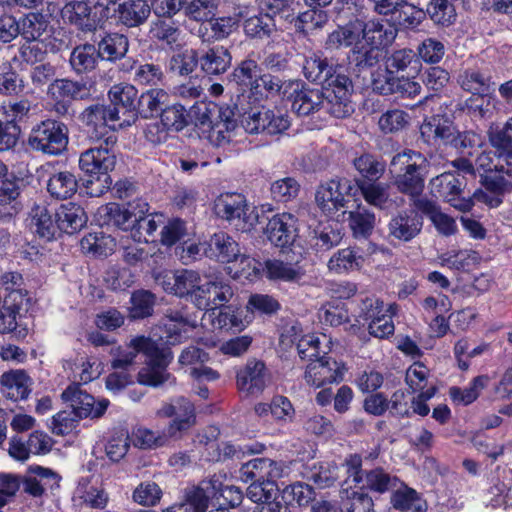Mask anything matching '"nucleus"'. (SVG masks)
Segmentation results:
<instances>
[{
	"instance_id": "1",
	"label": "nucleus",
	"mask_w": 512,
	"mask_h": 512,
	"mask_svg": "<svg viewBox=\"0 0 512 512\" xmlns=\"http://www.w3.org/2000/svg\"><path fill=\"white\" fill-rule=\"evenodd\" d=\"M129 347L133 351L123 350L121 347L111 350V366L114 370L130 371L137 353H143L146 357V366L138 372L139 383L157 387L168 380L170 374L167 367L172 359L170 352L160 349L155 341L144 336L133 338Z\"/></svg>"
},
{
	"instance_id": "2",
	"label": "nucleus",
	"mask_w": 512,
	"mask_h": 512,
	"mask_svg": "<svg viewBox=\"0 0 512 512\" xmlns=\"http://www.w3.org/2000/svg\"><path fill=\"white\" fill-rule=\"evenodd\" d=\"M115 163L114 153L107 149L90 148L80 155L79 166L89 176L86 188L91 196H100L110 188L112 180L108 173L114 169Z\"/></svg>"
},
{
	"instance_id": "3",
	"label": "nucleus",
	"mask_w": 512,
	"mask_h": 512,
	"mask_svg": "<svg viewBox=\"0 0 512 512\" xmlns=\"http://www.w3.org/2000/svg\"><path fill=\"white\" fill-rule=\"evenodd\" d=\"M197 119L201 125H208L207 139L211 145L223 147L230 143L237 127L230 107L203 103L198 107Z\"/></svg>"
},
{
	"instance_id": "4",
	"label": "nucleus",
	"mask_w": 512,
	"mask_h": 512,
	"mask_svg": "<svg viewBox=\"0 0 512 512\" xmlns=\"http://www.w3.org/2000/svg\"><path fill=\"white\" fill-rule=\"evenodd\" d=\"M215 209L220 217L241 232H249L258 223L259 216L255 207H250L239 193L220 195L215 202Z\"/></svg>"
},
{
	"instance_id": "5",
	"label": "nucleus",
	"mask_w": 512,
	"mask_h": 512,
	"mask_svg": "<svg viewBox=\"0 0 512 512\" xmlns=\"http://www.w3.org/2000/svg\"><path fill=\"white\" fill-rule=\"evenodd\" d=\"M361 20L349 21L343 26H338L330 32L324 42V48L328 51H337L350 48L348 60L358 68H364L363 60L371 59L367 51H363L360 39Z\"/></svg>"
},
{
	"instance_id": "6",
	"label": "nucleus",
	"mask_w": 512,
	"mask_h": 512,
	"mask_svg": "<svg viewBox=\"0 0 512 512\" xmlns=\"http://www.w3.org/2000/svg\"><path fill=\"white\" fill-rule=\"evenodd\" d=\"M323 84L327 86L325 95L328 98L330 115L335 118L349 116L354 111L350 101L353 85L350 78L343 73V67L334 65V71L328 74Z\"/></svg>"
},
{
	"instance_id": "7",
	"label": "nucleus",
	"mask_w": 512,
	"mask_h": 512,
	"mask_svg": "<svg viewBox=\"0 0 512 512\" xmlns=\"http://www.w3.org/2000/svg\"><path fill=\"white\" fill-rule=\"evenodd\" d=\"M28 143L34 150L48 155H59L68 144L66 125L55 120H46L34 127Z\"/></svg>"
},
{
	"instance_id": "8",
	"label": "nucleus",
	"mask_w": 512,
	"mask_h": 512,
	"mask_svg": "<svg viewBox=\"0 0 512 512\" xmlns=\"http://www.w3.org/2000/svg\"><path fill=\"white\" fill-rule=\"evenodd\" d=\"M395 37L396 30L383 20H361L360 41L363 51L371 55V59L363 60L364 68L374 66L379 60V49L390 45Z\"/></svg>"
},
{
	"instance_id": "9",
	"label": "nucleus",
	"mask_w": 512,
	"mask_h": 512,
	"mask_svg": "<svg viewBox=\"0 0 512 512\" xmlns=\"http://www.w3.org/2000/svg\"><path fill=\"white\" fill-rule=\"evenodd\" d=\"M155 280L166 292L186 298L192 304L203 284L200 274L189 269L163 271L156 275Z\"/></svg>"
},
{
	"instance_id": "10",
	"label": "nucleus",
	"mask_w": 512,
	"mask_h": 512,
	"mask_svg": "<svg viewBox=\"0 0 512 512\" xmlns=\"http://www.w3.org/2000/svg\"><path fill=\"white\" fill-rule=\"evenodd\" d=\"M357 192L351 180L347 178H334L321 184L315 194L317 206L326 215H333L346 206V196Z\"/></svg>"
},
{
	"instance_id": "11",
	"label": "nucleus",
	"mask_w": 512,
	"mask_h": 512,
	"mask_svg": "<svg viewBox=\"0 0 512 512\" xmlns=\"http://www.w3.org/2000/svg\"><path fill=\"white\" fill-rule=\"evenodd\" d=\"M291 108L298 116H310L315 113L330 115L328 98L320 89L310 88L299 81L290 82Z\"/></svg>"
},
{
	"instance_id": "12",
	"label": "nucleus",
	"mask_w": 512,
	"mask_h": 512,
	"mask_svg": "<svg viewBox=\"0 0 512 512\" xmlns=\"http://www.w3.org/2000/svg\"><path fill=\"white\" fill-rule=\"evenodd\" d=\"M464 185V177L451 172H444L430 181L431 191L435 196L444 199L461 212H468L474 206V202L470 197H461Z\"/></svg>"
},
{
	"instance_id": "13",
	"label": "nucleus",
	"mask_w": 512,
	"mask_h": 512,
	"mask_svg": "<svg viewBox=\"0 0 512 512\" xmlns=\"http://www.w3.org/2000/svg\"><path fill=\"white\" fill-rule=\"evenodd\" d=\"M396 312L394 305L385 308L383 301L375 298H366L362 302L360 316L369 321V333L377 338H385L394 333L395 327L392 316Z\"/></svg>"
},
{
	"instance_id": "14",
	"label": "nucleus",
	"mask_w": 512,
	"mask_h": 512,
	"mask_svg": "<svg viewBox=\"0 0 512 512\" xmlns=\"http://www.w3.org/2000/svg\"><path fill=\"white\" fill-rule=\"evenodd\" d=\"M161 417L173 418L167 427L171 438H179L196 424L194 404L185 397H177L170 403L164 404L158 411Z\"/></svg>"
},
{
	"instance_id": "15",
	"label": "nucleus",
	"mask_w": 512,
	"mask_h": 512,
	"mask_svg": "<svg viewBox=\"0 0 512 512\" xmlns=\"http://www.w3.org/2000/svg\"><path fill=\"white\" fill-rule=\"evenodd\" d=\"M323 355L309 362L306 367L304 379L307 385L319 388L326 384L339 382L343 379L344 367L335 359Z\"/></svg>"
},
{
	"instance_id": "16",
	"label": "nucleus",
	"mask_w": 512,
	"mask_h": 512,
	"mask_svg": "<svg viewBox=\"0 0 512 512\" xmlns=\"http://www.w3.org/2000/svg\"><path fill=\"white\" fill-rule=\"evenodd\" d=\"M61 397L78 418L101 417L109 404L108 400L96 403L94 397L82 390L78 384L69 385L62 392Z\"/></svg>"
},
{
	"instance_id": "17",
	"label": "nucleus",
	"mask_w": 512,
	"mask_h": 512,
	"mask_svg": "<svg viewBox=\"0 0 512 512\" xmlns=\"http://www.w3.org/2000/svg\"><path fill=\"white\" fill-rule=\"evenodd\" d=\"M61 397L78 418L101 417L109 404L108 400L96 403L94 397L82 390L78 384L69 385L62 392Z\"/></svg>"
},
{
	"instance_id": "18",
	"label": "nucleus",
	"mask_w": 512,
	"mask_h": 512,
	"mask_svg": "<svg viewBox=\"0 0 512 512\" xmlns=\"http://www.w3.org/2000/svg\"><path fill=\"white\" fill-rule=\"evenodd\" d=\"M61 397L78 418L101 417L109 404L108 400L96 403L94 397L82 390L78 384L69 385L62 392Z\"/></svg>"
},
{
	"instance_id": "19",
	"label": "nucleus",
	"mask_w": 512,
	"mask_h": 512,
	"mask_svg": "<svg viewBox=\"0 0 512 512\" xmlns=\"http://www.w3.org/2000/svg\"><path fill=\"white\" fill-rule=\"evenodd\" d=\"M233 294L227 281L216 278L202 284L199 294L194 297L193 305L199 310L214 311L225 306Z\"/></svg>"
},
{
	"instance_id": "20",
	"label": "nucleus",
	"mask_w": 512,
	"mask_h": 512,
	"mask_svg": "<svg viewBox=\"0 0 512 512\" xmlns=\"http://www.w3.org/2000/svg\"><path fill=\"white\" fill-rule=\"evenodd\" d=\"M137 90L133 85H114L109 91L111 101L109 108H118L119 120L118 127L130 126L137 118L136 100Z\"/></svg>"
},
{
	"instance_id": "21",
	"label": "nucleus",
	"mask_w": 512,
	"mask_h": 512,
	"mask_svg": "<svg viewBox=\"0 0 512 512\" xmlns=\"http://www.w3.org/2000/svg\"><path fill=\"white\" fill-rule=\"evenodd\" d=\"M114 16L127 27H138L146 22L151 13L148 0H110Z\"/></svg>"
},
{
	"instance_id": "22",
	"label": "nucleus",
	"mask_w": 512,
	"mask_h": 512,
	"mask_svg": "<svg viewBox=\"0 0 512 512\" xmlns=\"http://www.w3.org/2000/svg\"><path fill=\"white\" fill-rule=\"evenodd\" d=\"M265 233L274 246L287 247L297 237V219L291 213L276 214L267 223Z\"/></svg>"
},
{
	"instance_id": "23",
	"label": "nucleus",
	"mask_w": 512,
	"mask_h": 512,
	"mask_svg": "<svg viewBox=\"0 0 512 512\" xmlns=\"http://www.w3.org/2000/svg\"><path fill=\"white\" fill-rule=\"evenodd\" d=\"M237 387L247 395L261 393L269 382L265 364L258 360H250L237 372Z\"/></svg>"
},
{
	"instance_id": "24",
	"label": "nucleus",
	"mask_w": 512,
	"mask_h": 512,
	"mask_svg": "<svg viewBox=\"0 0 512 512\" xmlns=\"http://www.w3.org/2000/svg\"><path fill=\"white\" fill-rule=\"evenodd\" d=\"M196 323L182 310L168 309L163 319V334L160 338L169 345H176L188 336V328H194Z\"/></svg>"
},
{
	"instance_id": "25",
	"label": "nucleus",
	"mask_w": 512,
	"mask_h": 512,
	"mask_svg": "<svg viewBox=\"0 0 512 512\" xmlns=\"http://www.w3.org/2000/svg\"><path fill=\"white\" fill-rule=\"evenodd\" d=\"M423 226L422 218L415 210H405L393 216L388 224L389 236L404 242L414 239Z\"/></svg>"
},
{
	"instance_id": "26",
	"label": "nucleus",
	"mask_w": 512,
	"mask_h": 512,
	"mask_svg": "<svg viewBox=\"0 0 512 512\" xmlns=\"http://www.w3.org/2000/svg\"><path fill=\"white\" fill-rule=\"evenodd\" d=\"M121 118L118 108H109V106L102 104L91 105L80 115L81 121L85 125L93 128V133L106 128L115 130Z\"/></svg>"
},
{
	"instance_id": "27",
	"label": "nucleus",
	"mask_w": 512,
	"mask_h": 512,
	"mask_svg": "<svg viewBox=\"0 0 512 512\" xmlns=\"http://www.w3.org/2000/svg\"><path fill=\"white\" fill-rule=\"evenodd\" d=\"M204 254L210 259L228 263L240 256V249L238 243L231 236L224 232H218L206 242Z\"/></svg>"
},
{
	"instance_id": "28",
	"label": "nucleus",
	"mask_w": 512,
	"mask_h": 512,
	"mask_svg": "<svg viewBox=\"0 0 512 512\" xmlns=\"http://www.w3.org/2000/svg\"><path fill=\"white\" fill-rule=\"evenodd\" d=\"M0 384L7 399L18 401L29 396L32 380L23 370H11L1 375Z\"/></svg>"
},
{
	"instance_id": "29",
	"label": "nucleus",
	"mask_w": 512,
	"mask_h": 512,
	"mask_svg": "<svg viewBox=\"0 0 512 512\" xmlns=\"http://www.w3.org/2000/svg\"><path fill=\"white\" fill-rule=\"evenodd\" d=\"M91 88L84 81L56 79L48 85L47 94L54 100H85L92 95Z\"/></svg>"
},
{
	"instance_id": "30",
	"label": "nucleus",
	"mask_w": 512,
	"mask_h": 512,
	"mask_svg": "<svg viewBox=\"0 0 512 512\" xmlns=\"http://www.w3.org/2000/svg\"><path fill=\"white\" fill-rule=\"evenodd\" d=\"M263 275L271 281L298 283L305 273L298 263L268 259L264 262Z\"/></svg>"
},
{
	"instance_id": "31",
	"label": "nucleus",
	"mask_w": 512,
	"mask_h": 512,
	"mask_svg": "<svg viewBox=\"0 0 512 512\" xmlns=\"http://www.w3.org/2000/svg\"><path fill=\"white\" fill-rule=\"evenodd\" d=\"M414 207L429 217L439 233L449 236L456 232L457 226L455 220L441 212L434 201L427 198L415 199Z\"/></svg>"
},
{
	"instance_id": "32",
	"label": "nucleus",
	"mask_w": 512,
	"mask_h": 512,
	"mask_svg": "<svg viewBox=\"0 0 512 512\" xmlns=\"http://www.w3.org/2000/svg\"><path fill=\"white\" fill-rule=\"evenodd\" d=\"M149 34L151 39L164 43L171 49L180 47L183 40L180 25L171 17L153 21L150 25Z\"/></svg>"
},
{
	"instance_id": "33",
	"label": "nucleus",
	"mask_w": 512,
	"mask_h": 512,
	"mask_svg": "<svg viewBox=\"0 0 512 512\" xmlns=\"http://www.w3.org/2000/svg\"><path fill=\"white\" fill-rule=\"evenodd\" d=\"M57 228L67 234H73L81 230L87 216L82 207L75 203L63 204L55 213Z\"/></svg>"
},
{
	"instance_id": "34",
	"label": "nucleus",
	"mask_w": 512,
	"mask_h": 512,
	"mask_svg": "<svg viewBox=\"0 0 512 512\" xmlns=\"http://www.w3.org/2000/svg\"><path fill=\"white\" fill-rule=\"evenodd\" d=\"M489 143L500 161L508 163V175L512 176V134L505 125H492L488 130Z\"/></svg>"
},
{
	"instance_id": "35",
	"label": "nucleus",
	"mask_w": 512,
	"mask_h": 512,
	"mask_svg": "<svg viewBox=\"0 0 512 512\" xmlns=\"http://www.w3.org/2000/svg\"><path fill=\"white\" fill-rule=\"evenodd\" d=\"M75 497L80 500L81 505L91 509H104L109 502L105 489L92 485L88 477L79 480Z\"/></svg>"
},
{
	"instance_id": "36",
	"label": "nucleus",
	"mask_w": 512,
	"mask_h": 512,
	"mask_svg": "<svg viewBox=\"0 0 512 512\" xmlns=\"http://www.w3.org/2000/svg\"><path fill=\"white\" fill-rule=\"evenodd\" d=\"M169 94L160 88H153L142 93L138 98L137 113L143 118L159 116L164 107L169 104Z\"/></svg>"
},
{
	"instance_id": "37",
	"label": "nucleus",
	"mask_w": 512,
	"mask_h": 512,
	"mask_svg": "<svg viewBox=\"0 0 512 512\" xmlns=\"http://www.w3.org/2000/svg\"><path fill=\"white\" fill-rule=\"evenodd\" d=\"M427 159L419 152L404 150L393 156L390 173H426Z\"/></svg>"
},
{
	"instance_id": "38",
	"label": "nucleus",
	"mask_w": 512,
	"mask_h": 512,
	"mask_svg": "<svg viewBox=\"0 0 512 512\" xmlns=\"http://www.w3.org/2000/svg\"><path fill=\"white\" fill-rule=\"evenodd\" d=\"M129 48L128 38L123 34H106L97 45V52L101 60L116 61L123 58Z\"/></svg>"
},
{
	"instance_id": "39",
	"label": "nucleus",
	"mask_w": 512,
	"mask_h": 512,
	"mask_svg": "<svg viewBox=\"0 0 512 512\" xmlns=\"http://www.w3.org/2000/svg\"><path fill=\"white\" fill-rule=\"evenodd\" d=\"M91 7L85 0H74L67 3L61 10L63 19L78 26L81 30L95 28V20L91 17Z\"/></svg>"
},
{
	"instance_id": "40",
	"label": "nucleus",
	"mask_w": 512,
	"mask_h": 512,
	"mask_svg": "<svg viewBox=\"0 0 512 512\" xmlns=\"http://www.w3.org/2000/svg\"><path fill=\"white\" fill-rule=\"evenodd\" d=\"M201 69L208 75L224 73L231 65L232 57L227 48L216 46L210 48L198 59Z\"/></svg>"
},
{
	"instance_id": "41",
	"label": "nucleus",
	"mask_w": 512,
	"mask_h": 512,
	"mask_svg": "<svg viewBox=\"0 0 512 512\" xmlns=\"http://www.w3.org/2000/svg\"><path fill=\"white\" fill-rule=\"evenodd\" d=\"M214 490L211 481H202L197 487L186 491L182 503L188 512H205L210 498L215 495Z\"/></svg>"
},
{
	"instance_id": "42",
	"label": "nucleus",
	"mask_w": 512,
	"mask_h": 512,
	"mask_svg": "<svg viewBox=\"0 0 512 512\" xmlns=\"http://www.w3.org/2000/svg\"><path fill=\"white\" fill-rule=\"evenodd\" d=\"M357 188L364 200L377 208L384 209L390 202L389 186L376 181L356 180Z\"/></svg>"
},
{
	"instance_id": "43",
	"label": "nucleus",
	"mask_w": 512,
	"mask_h": 512,
	"mask_svg": "<svg viewBox=\"0 0 512 512\" xmlns=\"http://www.w3.org/2000/svg\"><path fill=\"white\" fill-rule=\"evenodd\" d=\"M363 257L352 248L338 250L329 259L327 267L329 271L342 274L362 267Z\"/></svg>"
},
{
	"instance_id": "44",
	"label": "nucleus",
	"mask_w": 512,
	"mask_h": 512,
	"mask_svg": "<svg viewBox=\"0 0 512 512\" xmlns=\"http://www.w3.org/2000/svg\"><path fill=\"white\" fill-rule=\"evenodd\" d=\"M100 59L96 47L92 44H83L76 46L70 55V65L77 73H85L96 67L97 61Z\"/></svg>"
},
{
	"instance_id": "45",
	"label": "nucleus",
	"mask_w": 512,
	"mask_h": 512,
	"mask_svg": "<svg viewBox=\"0 0 512 512\" xmlns=\"http://www.w3.org/2000/svg\"><path fill=\"white\" fill-rule=\"evenodd\" d=\"M30 218V226L36 234L46 239L54 237L57 229L56 219H52L46 206L34 205L30 212Z\"/></svg>"
},
{
	"instance_id": "46",
	"label": "nucleus",
	"mask_w": 512,
	"mask_h": 512,
	"mask_svg": "<svg viewBox=\"0 0 512 512\" xmlns=\"http://www.w3.org/2000/svg\"><path fill=\"white\" fill-rule=\"evenodd\" d=\"M362 487L369 490L385 493L394 490L401 482L396 476H392L382 468H375L365 472Z\"/></svg>"
},
{
	"instance_id": "47",
	"label": "nucleus",
	"mask_w": 512,
	"mask_h": 512,
	"mask_svg": "<svg viewBox=\"0 0 512 512\" xmlns=\"http://www.w3.org/2000/svg\"><path fill=\"white\" fill-rule=\"evenodd\" d=\"M488 383L489 377L480 375L475 377L467 388L450 387L448 394L455 404L466 406L473 403L479 397L481 391Z\"/></svg>"
},
{
	"instance_id": "48",
	"label": "nucleus",
	"mask_w": 512,
	"mask_h": 512,
	"mask_svg": "<svg viewBox=\"0 0 512 512\" xmlns=\"http://www.w3.org/2000/svg\"><path fill=\"white\" fill-rule=\"evenodd\" d=\"M81 250L97 256H107L114 251V239L102 231L85 235L80 241Z\"/></svg>"
},
{
	"instance_id": "49",
	"label": "nucleus",
	"mask_w": 512,
	"mask_h": 512,
	"mask_svg": "<svg viewBox=\"0 0 512 512\" xmlns=\"http://www.w3.org/2000/svg\"><path fill=\"white\" fill-rule=\"evenodd\" d=\"M47 189L52 197L67 199L76 193L77 180L68 171L58 172L49 178Z\"/></svg>"
},
{
	"instance_id": "50",
	"label": "nucleus",
	"mask_w": 512,
	"mask_h": 512,
	"mask_svg": "<svg viewBox=\"0 0 512 512\" xmlns=\"http://www.w3.org/2000/svg\"><path fill=\"white\" fill-rule=\"evenodd\" d=\"M238 20L234 17H221L217 19H209L199 28V35L203 41L210 39H223L227 37L237 25Z\"/></svg>"
},
{
	"instance_id": "51",
	"label": "nucleus",
	"mask_w": 512,
	"mask_h": 512,
	"mask_svg": "<svg viewBox=\"0 0 512 512\" xmlns=\"http://www.w3.org/2000/svg\"><path fill=\"white\" fill-rule=\"evenodd\" d=\"M258 77V64L252 59H246L233 70L230 75V81L241 86L242 90L245 91L248 87L251 89H258L260 87Z\"/></svg>"
},
{
	"instance_id": "52",
	"label": "nucleus",
	"mask_w": 512,
	"mask_h": 512,
	"mask_svg": "<svg viewBox=\"0 0 512 512\" xmlns=\"http://www.w3.org/2000/svg\"><path fill=\"white\" fill-rule=\"evenodd\" d=\"M393 184L399 192L412 197V200L419 199L424 189L426 173H390Z\"/></svg>"
},
{
	"instance_id": "53",
	"label": "nucleus",
	"mask_w": 512,
	"mask_h": 512,
	"mask_svg": "<svg viewBox=\"0 0 512 512\" xmlns=\"http://www.w3.org/2000/svg\"><path fill=\"white\" fill-rule=\"evenodd\" d=\"M305 477L319 488L329 487L338 478V468L329 462L313 463L307 467Z\"/></svg>"
},
{
	"instance_id": "54",
	"label": "nucleus",
	"mask_w": 512,
	"mask_h": 512,
	"mask_svg": "<svg viewBox=\"0 0 512 512\" xmlns=\"http://www.w3.org/2000/svg\"><path fill=\"white\" fill-rule=\"evenodd\" d=\"M468 135L460 133L456 130L453 124L447 119L438 116L437 119V131H436V143H443L445 145H451L457 149L467 147Z\"/></svg>"
},
{
	"instance_id": "55",
	"label": "nucleus",
	"mask_w": 512,
	"mask_h": 512,
	"mask_svg": "<svg viewBox=\"0 0 512 512\" xmlns=\"http://www.w3.org/2000/svg\"><path fill=\"white\" fill-rule=\"evenodd\" d=\"M244 31L252 38H268L275 32V23L268 14L250 16L244 21Z\"/></svg>"
},
{
	"instance_id": "56",
	"label": "nucleus",
	"mask_w": 512,
	"mask_h": 512,
	"mask_svg": "<svg viewBox=\"0 0 512 512\" xmlns=\"http://www.w3.org/2000/svg\"><path fill=\"white\" fill-rule=\"evenodd\" d=\"M333 71L334 65L329 64L327 59H322L315 53L306 57L303 63V73L312 82L323 83L327 79L328 74Z\"/></svg>"
},
{
	"instance_id": "57",
	"label": "nucleus",
	"mask_w": 512,
	"mask_h": 512,
	"mask_svg": "<svg viewBox=\"0 0 512 512\" xmlns=\"http://www.w3.org/2000/svg\"><path fill=\"white\" fill-rule=\"evenodd\" d=\"M198 64V54L194 49H185L174 53L168 61L170 72L187 76L191 74Z\"/></svg>"
},
{
	"instance_id": "58",
	"label": "nucleus",
	"mask_w": 512,
	"mask_h": 512,
	"mask_svg": "<svg viewBox=\"0 0 512 512\" xmlns=\"http://www.w3.org/2000/svg\"><path fill=\"white\" fill-rule=\"evenodd\" d=\"M349 225L355 237H368L375 226V215L366 208L358 207L349 212Z\"/></svg>"
},
{
	"instance_id": "59",
	"label": "nucleus",
	"mask_w": 512,
	"mask_h": 512,
	"mask_svg": "<svg viewBox=\"0 0 512 512\" xmlns=\"http://www.w3.org/2000/svg\"><path fill=\"white\" fill-rule=\"evenodd\" d=\"M395 21L403 29H415L425 19V13L412 4L403 0L393 13Z\"/></svg>"
},
{
	"instance_id": "60",
	"label": "nucleus",
	"mask_w": 512,
	"mask_h": 512,
	"mask_svg": "<svg viewBox=\"0 0 512 512\" xmlns=\"http://www.w3.org/2000/svg\"><path fill=\"white\" fill-rule=\"evenodd\" d=\"M458 83L462 89L472 94H487L492 90L490 79L475 70H466L460 74Z\"/></svg>"
},
{
	"instance_id": "61",
	"label": "nucleus",
	"mask_w": 512,
	"mask_h": 512,
	"mask_svg": "<svg viewBox=\"0 0 512 512\" xmlns=\"http://www.w3.org/2000/svg\"><path fill=\"white\" fill-rule=\"evenodd\" d=\"M354 167L362 176L359 180L369 182L378 180L385 171V164L370 154H363L356 158Z\"/></svg>"
},
{
	"instance_id": "62",
	"label": "nucleus",
	"mask_w": 512,
	"mask_h": 512,
	"mask_svg": "<svg viewBox=\"0 0 512 512\" xmlns=\"http://www.w3.org/2000/svg\"><path fill=\"white\" fill-rule=\"evenodd\" d=\"M328 20L329 16L326 11L311 8L298 16L296 26L301 32L311 34L316 30L322 29Z\"/></svg>"
},
{
	"instance_id": "63",
	"label": "nucleus",
	"mask_w": 512,
	"mask_h": 512,
	"mask_svg": "<svg viewBox=\"0 0 512 512\" xmlns=\"http://www.w3.org/2000/svg\"><path fill=\"white\" fill-rule=\"evenodd\" d=\"M171 438L167 431L158 433L144 427H139L132 432V442L136 447L152 449L164 446Z\"/></svg>"
},
{
	"instance_id": "64",
	"label": "nucleus",
	"mask_w": 512,
	"mask_h": 512,
	"mask_svg": "<svg viewBox=\"0 0 512 512\" xmlns=\"http://www.w3.org/2000/svg\"><path fill=\"white\" fill-rule=\"evenodd\" d=\"M402 484L394 488L395 493L392 495L393 506L405 512H424L421 499L412 489H401Z\"/></svg>"
}]
</instances>
